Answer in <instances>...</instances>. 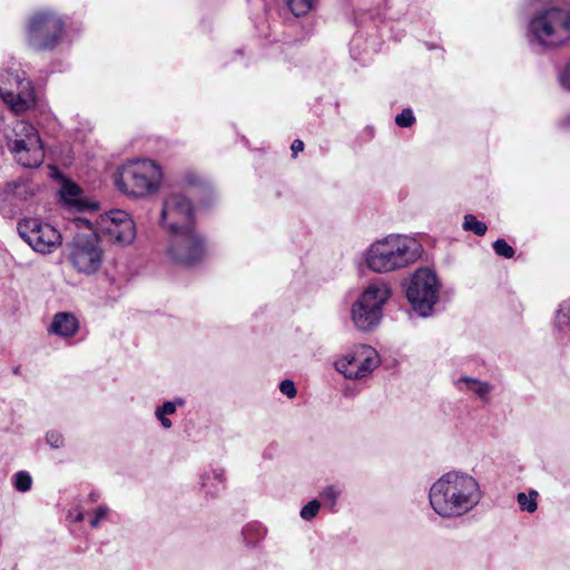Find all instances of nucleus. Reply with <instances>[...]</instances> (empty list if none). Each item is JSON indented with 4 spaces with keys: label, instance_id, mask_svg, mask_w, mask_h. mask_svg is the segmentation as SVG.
Instances as JSON below:
<instances>
[{
    "label": "nucleus",
    "instance_id": "c85d7f7f",
    "mask_svg": "<svg viewBox=\"0 0 570 570\" xmlns=\"http://www.w3.org/2000/svg\"><path fill=\"white\" fill-rule=\"evenodd\" d=\"M493 249L497 253V255L511 258L514 255V249L503 239H497L493 243Z\"/></svg>",
    "mask_w": 570,
    "mask_h": 570
},
{
    "label": "nucleus",
    "instance_id": "9b49d317",
    "mask_svg": "<svg viewBox=\"0 0 570 570\" xmlns=\"http://www.w3.org/2000/svg\"><path fill=\"white\" fill-rule=\"evenodd\" d=\"M18 233L33 250L41 254L55 252L62 243L60 232L38 218H26L19 222Z\"/></svg>",
    "mask_w": 570,
    "mask_h": 570
},
{
    "label": "nucleus",
    "instance_id": "ddd939ff",
    "mask_svg": "<svg viewBox=\"0 0 570 570\" xmlns=\"http://www.w3.org/2000/svg\"><path fill=\"white\" fill-rule=\"evenodd\" d=\"M194 206L191 202L181 194L168 195L163 204L160 224L169 233H178L194 229L191 225Z\"/></svg>",
    "mask_w": 570,
    "mask_h": 570
},
{
    "label": "nucleus",
    "instance_id": "393cba45",
    "mask_svg": "<svg viewBox=\"0 0 570 570\" xmlns=\"http://www.w3.org/2000/svg\"><path fill=\"white\" fill-rule=\"evenodd\" d=\"M32 479L31 475L26 471L17 472L13 475V485L19 492H27L31 489Z\"/></svg>",
    "mask_w": 570,
    "mask_h": 570
},
{
    "label": "nucleus",
    "instance_id": "412c9836",
    "mask_svg": "<svg viewBox=\"0 0 570 570\" xmlns=\"http://www.w3.org/2000/svg\"><path fill=\"white\" fill-rule=\"evenodd\" d=\"M225 476L223 470H214L212 472V478L208 475L203 480V487L207 490V492L212 495L217 494L219 491L224 489Z\"/></svg>",
    "mask_w": 570,
    "mask_h": 570
},
{
    "label": "nucleus",
    "instance_id": "cd10ccee",
    "mask_svg": "<svg viewBox=\"0 0 570 570\" xmlns=\"http://www.w3.org/2000/svg\"><path fill=\"white\" fill-rule=\"evenodd\" d=\"M320 508L321 502L318 500H312L302 508L299 515L302 519L309 521L316 517V514L320 511Z\"/></svg>",
    "mask_w": 570,
    "mask_h": 570
},
{
    "label": "nucleus",
    "instance_id": "4c0bfd02",
    "mask_svg": "<svg viewBox=\"0 0 570 570\" xmlns=\"http://www.w3.org/2000/svg\"><path fill=\"white\" fill-rule=\"evenodd\" d=\"M157 419L160 421L161 425L165 429L171 428V421L169 419H167L166 415L157 416Z\"/></svg>",
    "mask_w": 570,
    "mask_h": 570
},
{
    "label": "nucleus",
    "instance_id": "423d86ee",
    "mask_svg": "<svg viewBox=\"0 0 570 570\" xmlns=\"http://www.w3.org/2000/svg\"><path fill=\"white\" fill-rule=\"evenodd\" d=\"M529 37L547 48H554L570 40V12L552 7L539 12L529 23Z\"/></svg>",
    "mask_w": 570,
    "mask_h": 570
},
{
    "label": "nucleus",
    "instance_id": "7c9ffc66",
    "mask_svg": "<svg viewBox=\"0 0 570 570\" xmlns=\"http://www.w3.org/2000/svg\"><path fill=\"white\" fill-rule=\"evenodd\" d=\"M415 117L411 109H404L401 114L395 117L397 126L406 128L414 124Z\"/></svg>",
    "mask_w": 570,
    "mask_h": 570
},
{
    "label": "nucleus",
    "instance_id": "6e6552de",
    "mask_svg": "<svg viewBox=\"0 0 570 570\" xmlns=\"http://www.w3.org/2000/svg\"><path fill=\"white\" fill-rule=\"evenodd\" d=\"M381 358L375 348L358 344L335 361V368L347 380H362L379 367Z\"/></svg>",
    "mask_w": 570,
    "mask_h": 570
},
{
    "label": "nucleus",
    "instance_id": "7ed1b4c3",
    "mask_svg": "<svg viewBox=\"0 0 570 570\" xmlns=\"http://www.w3.org/2000/svg\"><path fill=\"white\" fill-rule=\"evenodd\" d=\"M163 183V169L149 158H134L121 164L114 174L118 191L134 199L156 194Z\"/></svg>",
    "mask_w": 570,
    "mask_h": 570
},
{
    "label": "nucleus",
    "instance_id": "a211bd4d",
    "mask_svg": "<svg viewBox=\"0 0 570 570\" xmlns=\"http://www.w3.org/2000/svg\"><path fill=\"white\" fill-rule=\"evenodd\" d=\"M553 330L560 338L570 341V298L561 302L556 311Z\"/></svg>",
    "mask_w": 570,
    "mask_h": 570
},
{
    "label": "nucleus",
    "instance_id": "a878e982",
    "mask_svg": "<svg viewBox=\"0 0 570 570\" xmlns=\"http://www.w3.org/2000/svg\"><path fill=\"white\" fill-rule=\"evenodd\" d=\"M291 11L296 16L306 14L313 7V0H287Z\"/></svg>",
    "mask_w": 570,
    "mask_h": 570
},
{
    "label": "nucleus",
    "instance_id": "c9c22d12",
    "mask_svg": "<svg viewBox=\"0 0 570 570\" xmlns=\"http://www.w3.org/2000/svg\"><path fill=\"white\" fill-rule=\"evenodd\" d=\"M11 187H12L11 191L14 195L23 197L26 199L24 195L28 194V190H29V188L26 184H9L8 188H11Z\"/></svg>",
    "mask_w": 570,
    "mask_h": 570
},
{
    "label": "nucleus",
    "instance_id": "20e7f679",
    "mask_svg": "<svg viewBox=\"0 0 570 570\" xmlns=\"http://www.w3.org/2000/svg\"><path fill=\"white\" fill-rule=\"evenodd\" d=\"M75 232L72 239L67 243V258L80 274H96L104 263V249L99 236L94 230L92 219L78 216L72 219Z\"/></svg>",
    "mask_w": 570,
    "mask_h": 570
},
{
    "label": "nucleus",
    "instance_id": "4468645a",
    "mask_svg": "<svg viewBox=\"0 0 570 570\" xmlns=\"http://www.w3.org/2000/svg\"><path fill=\"white\" fill-rule=\"evenodd\" d=\"M0 95L4 102L17 114L29 110L36 104L33 88L27 78L12 91L7 83L1 82Z\"/></svg>",
    "mask_w": 570,
    "mask_h": 570
},
{
    "label": "nucleus",
    "instance_id": "e433bc0d",
    "mask_svg": "<svg viewBox=\"0 0 570 570\" xmlns=\"http://www.w3.org/2000/svg\"><path fill=\"white\" fill-rule=\"evenodd\" d=\"M303 149H304V142L302 140L296 139V140L293 141L292 150H293L294 156L297 153L302 151Z\"/></svg>",
    "mask_w": 570,
    "mask_h": 570
},
{
    "label": "nucleus",
    "instance_id": "f3484780",
    "mask_svg": "<svg viewBox=\"0 0 570 570\" xmlns=\"http://www.w3.org/2000/svg\"><path fill=\"white\" fill-rule=\"evenodd\" d=\"M351 316L354 325L363 332L375 328L381 320L382 312L367 305L354 302L351 308Z\"/></svg>",
    "mask_w": 570,
    "mask_h": 570
},
{
    "label": "nucleus",
    "instance_id": "72a5a7b5",
    "mask_svg": "<svg viewBox=\"0 0 570 570\" xmlns=\"http://www.w3.org/2000/svg\"><path fill=\"white\" fill-rule=\"evenodd\" d=\"M281 392L289 399H293L296 395V387L293 381L283 380L279 384Z\"/></svg>",
    "mask_w": 570,
    "mask_h": 570
},
{
    "label": "nucleus",
    "instance_id": "aec40b11",
    "mask_svg": "<svg viewBox=\"0 0 570 570\" xmlns=\"http://www.w3.org/2000/svg\"><path fill=\"white\" fill-rule=\"evenodd\" d=\"M60 195L62 200L70 207H75L81 209L83 207V203L81 199V189L73 183L66 181L63 183Z\"/></svg>",
    "mask_w": 570,
    "mask_h": 570
},
{
    "label": "nucleus",
    "instance_id": "0eeeda50",
    "mask_svg": "<svg viewBox=\"0 0 570 570\" xmlns=\"http://www.w3.org/2000/svg\"><path fill=\"white\" fill-rule=\"evenodd\" d=\"M440 283L430 268H419L406 286V297L413 309L421 316L431 315L439 301Z\"/></svg>",
    "mask_w": 570,
    "mask_h": 570
},
{
    "label": "nucleus",
    "instance_id": "b1692460",
    "mask_svg": "<svg viewBox=\"0 0 570 570\" xmlns=\"http://www.w3.org/2000/svg\"><path fill=\"white\" fill-rule=\"evenodd\" d=\"M463 228L473 232L478 236H483L488 229L483 222L478 220L475 216L470 214L464 216Z\"/></svg>",
    "mask_w": 570,
    "mask_h": 570
},
{
    "label": "nucleus",
    "instance_id": "bb28decb",
    "mask_svg": "<svg viewBox=\"0 0 570 570\" xmlns=\"http://www.w3.org/2000/svg\"><path fill=\"white\" fill-rule=\"evenodd\" d=\"M204 183V178L202 177L200 174H198L196 170H186L181 178H180V184L184 186V187H198L200 185H203Z\"/></svg>",
    "mask_w": 570,
    "mask_h": 570
},
{
    "label": "nucleus",
    "instance_id": "4be33fe9",
    "mask_svg": "<svg viewBox=\"0 0 570 570\" xmlns=\"http://www.w3.org/2000/svg\"><path fill=\"white\" fill-rule=\"evenodd\" d=\"M539 494L535 490H531L528 493L520 492L517 495V501L522 511L528 513H533L538 509V499Z\"/></svg>",
    "mask_w": 570,
    "mask_h": 570
},
{
    "label": "nucleus",
    "instance_id": "dca6fc26",
    "mask_svg": "<svg viewBox=\"0 0 570 570\" xmlns=\"http://www.w3.org/2000/svg\"><path fill=\"white\" fill-rule=\"evenodd\" d=\"M79 331L78 318L69 312H59L52 316L47 332L61 338L73 337Z\"/></svg>",
    "mask_w": 570,
    "mask_h": 570
},
{
    "label": "nucleus",
    "instance_id": "a19ab883",
    "mask_svg": "<svg viewBox=\"0 0 570 570\" xmlns=\"http://www.w3.org/2000/svg\"><path fill=\"white\" fill-rule=\"evenodd\" d=\"M567 120L570 121V117Z\"/></svg>",
    "mask_w": 570,
    "mask_h": 570
},
{
    "label": "nucleus",
    "instance_id": "473e14b6",
    "mask_svg": "<svg viewBox=\"0 0 570 570\" xmlns=\"http://www.w3.org/2000/svg\"><path fill=\"white\" fill-rule=\"evenodd\" d=\"M109 508L107 505H99L96 511L94 518L90 520V525L92 528H98L102 520H106L109 514Z\"/></svg>",
    "mask_w": 570,
    "mask_h": 570
},
{
    "label": "nucleus",
    "instance_id": "2f4dec72",
    "mask_svg": "<svg viewBox=\"0 0 570 570\" xmlns=\"http://www.w3.org/2000/svg\"><path fill=\"white\" fill-rule=\"evenodd\" d=\"M48 445L52 449H60L65 444L63 435L58 431H49L46 435Z\"/></svg>",
    "mask_w": 570,
    "mask_h": 570
},
{
    "label": "nucleus",
    "instance_id": "6ab92c4d",
    "mask_svg": "<svg viewBox=\"0 0 570 570\" xmlns=\"http://www.w3.org/2000/svg\"><path fill=\"white\" fill-rule=\"evenodd\" d=\"M455 385L461 392H470L482 400H488V395L491 392L490 384L468 376L460 377Z\"/></svg>",
    "mask_w": 570,
    "mask_h": 570
},
{
    "label": "nucleus",
    "instance_id": "f03ea898",
    "mask_svg": "<svg viewBox=\"0 0 570 570\" xmlns=\"http://www.w3.org/2000/svg\"><path fill=\"white\" fill-rule=\"evenodd\" d=\"M423 253L419 240L404 234H390L373 242L365 252V264L374 273L387 274L415 264Z\"/></svg>",
    "mask_w": 570,
    "mask_h": 570
},
{
    "label": "nucleus",
    "instance_id": "f704fd0d",
    "mask_svg": "<svg viewBox=\"0 0 570 570\" xmlns=\"http://www.w3.org/2000/svg\"><path fill=\"white\" fill-rule=\"evenodd\" d=\"M559 82L564 89L570 90V60L566 63L563 70L560 72Z\"/></svg>",
    "mask_w": 570,
    "mask_h": 570
},
{
    "label": "nucleus",
    "instance_id": "2eb2a0df",
    "mask_svg": "<svg viewBox=\"0 0 570 570\" xmlns=\"http://www.w3.org/2000/svg\"><path fill=\"white\" fill-rule=\"evenodd\" d=\"M390 296V286L385 282L379 281L367 285L355 302L382 312Z\"/></svg>",
    "mask_w": 570,
    "mask_h": 570
},
{
    "label": "nucleus",
    "instance_id": "1a4fd4ad",
    "mask_svg": "<svg viewBox=\"0 0 570 570\" xmlns=\"http://www.w3.org/2000/svg\"><path fill=\"white\" fill-rule=\"evenodd\" d=\"M95 214H90L94 219ZM94 230L98 236H105L108 240L121 246L131 244L136 238V226L130 215L120 209H112L92 220Z\"/></svg>",
    "mask_w": 570,
    "mask_h": 570
},
{
    "label": "nucleus",
    "instance_id": "5701e85b",
    "mask_svg": "<svg viewBox=\"0 0 570 570\" xmlns=\"http://www.w3.org/2000/svg\"><path fill=\"white\" fill-rule=\"evenodd\" d=\"M340 494H341V490L337 487L327 485L320 493V497L323 501L324 507H326L330 511L334 512Z\"/></svg>",
    "mask_w": 570,
    "mask_h": 570
},
{
    "label": "nucleus",
    "instance_id": "f257e3e1",
    "mask_svg": "<svg viewBox=\"0 0 570 570\" xmlns=\"http://www.w3.org/2000/svg\"><path fill=\"white\" fill-rule=\"evenodd\" d=\"M483 493L472 474L451 470L436 479L429 491L432 510L442 519H458L472 512L482 500Z\"/></svg>",
    "mask_w": 570,
    "mask_h": 570
},
{
    "label": "nucleus",
    "instance_id": "58836bf2",
    "mask_svg": "<svg viewBox=\"0 0 570 570\" xmlns=\"http://www.w3.org/2000/svg\"><path fill=\"white\" fill-rule=\"evenodd\" d=\"M83 518H85L83 513L82 512H78L76 514V517H75V521L80 522V521L83 520Z\"/></svg>",
    "mask_w": 570,
    "mask_h": 570
},
{
    "label": "nucleus",
    "instance_id": "ea45409f",
    "mask_svg": "<svg viewBox=\"0 0 570 570\" xmlns=\"http://www.w3.org/2000/svg\"><path fill=\"white\" fill-rule=\"evenodd\" d=\"M89 500H90L91 502L97 501V500H98V494H97V493H95V492L90 493V494H89Z\"/></svg>",
    "mask_w": 570,
    "mask_h": 570
},
{
    "label": "nucleus",
    "instance_id": "9d476101",
    "mask_svg": "<svg viewBox=\"0 0 570 570\" xmlns=\"http://www.w3.org/2000/svg\"><path fill=\"white\" fill-rule=\"evenodd\" d=\"M63 33L62 20L49 11L35 13L28 23V42L37 50L52 49Z\"/></svg>",
    "mask_w": 570,
    "mask_h": 570
},
{
    "label": "nucleus",
    "instance_id": "f8f14e48",
    "mask_svg": "<svg viewBox=\"0 0 570 570\" xmlns=\"http://www.w3.org/2000/svg\"><path fill=\"white\" fill-rule=\"evenodd\" d=\"M171 235L167 255L173 263L181 266H193L204 258V242L195 229L173 233Z\"/></svg>",
    "mask_w": 570,
    "mask_h": 570
},
{
    "label": "nucleus",
    "instance_id": "39448f33",
    "mask_svg": "<svg viewBox=\"0 0 570 570\" xmlns=\"http://www.w3.org/2000/svg\"><path fill=\"white\" fill-rule=\"evenodd\" d=\"M3 136L6 146L17 164L26 168H36L43 163L45 149L35 126L17 120L4 128Z\"/></svg>",
    "mask_w": 570,
    "mask_h": 570
},
{
    "label": "nucleus",
    "instance_id": "c756f323",
    "mask_svg": "<svg viewBox=\"0 0 570 570\" xmlns=\"http://www.w3.org/2000/svg\"><path fill=\"white\" fill-rule=\"evenodd\" d=\"M183 403L184 401L181 399L165 402L161 406L157 407L155 414L156 416L173 414L176 412L177 406L183 405Z\"/></svg>",
    "mask_w": 570,
    "mask_h": 570
}]
</instances>
